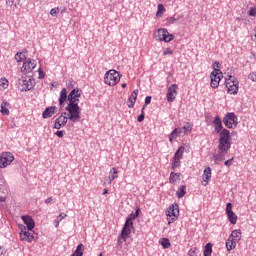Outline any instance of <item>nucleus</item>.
I'll return each mask as SVG.
<instances>
[{"mask_svg":"<svg viewBox=\"0 0 256 256\" xmlns=\"http://www.w3.org/2000/svg\"><path fill=\"white\" fill-rule=\"evenodd\" d=\"M79 97H81V90H79V88L73 89L68 95L69 103L66 106V111L68 112V119L71 120L72 123H77L81 119Z\"/></svg>","mask_w":256,"mask_h":256,"instance_id":"1","label":"nucleus"},{"mask_svg":"<svg viewBox=\"0 0 256 256\" xmlns=\"http://www.w3.org/2000/svg\"><path fill=\"white\" fill-rule=\"evenodd\" d=\"M137 217H139V210H136V213H132L126 218L122 232L117 238L118 245H123V241H127V238L131 235V229H133V219H137Z\"/></svg>","mask_w":256,"mask_h":256,"instance_id":"2","label":"nucleus"},{"mask_svg":"<svg viewBox=\"0 0 256 256\" xmlns=\"http://www.w3.org/2000/svg\"><path fill=\"white\" fill-rule=\"evenodd\" d=\"M231 132L227 129H223L220 132L219 140H218V151H224L229 153V149H231Z\"/></svg>","mask_w":256,"mask_h":256,"instance_id":"3","label":"nucleus"},{"mask_svg":"<svg viewBox=\"0 0 256 256\" xmlns=\"http://www.w3.org/2000/svg\"><path fill=\"white\" fill-rule=\"evenodd\" d=\"M121 81V74L116 70H109L104 75V83L109 87H115Z\"/></svg>","mask_w":256,"mask_h":256,"instance_id":"4","label":"nucleus"},{"mask_svg":"<svg viewBox=\"0 0 256 256\" xmlns=\"http://www.w3.org/2000/svg\"><path fill=\"white\" fill-rule=\"evenodd\" d=\"M154 39L156 41H164V43H169L175 39V36L173 34L169 33V31L165 28H160L156 31H154Z\"/></svg>","mask_w":256,"mask_h":256,"instance_id":"5","label":"nucleus"},{"mask_svg":"<svg viewBox=\"0 0 256 256\" xmlns=\"http://www.w3.org/2000/svg\"><path fill=\"white\" fill-rule=\"evenodd\" d=\"M225 85L230 95H237V93H239V81L235 76H228Z\"/></svg>","mask_w":256,"mask_h":256,"instance_id":"6","label":"nucleus"},{"mask_svg":"<svg viewBox=\"0 0 256 256\" xmlns=\"http://www.w3.org/2000/svg\"><path fill=\"white\" fill-rule=\"evenodd\" d=\"M34 84L35 81L31 79V76H22L18 80V87L20 91H31V89H33Z\"/></svg>","mask_w":256,"mask_h":256,"instance_id":"7","label":"nucleus"},{"mask_svg":"<svg viewBox=\"0 0 256 256\" xmlns=\"http://www.w3.org/2000/svg\"><path fill=\"white\" fill-rule=\"evenodd\" d=\"M223 123L228 129H235L238 124L237 116L233 112H228L223 118Z\"/></svg>","mask_w":256,"mask_h":256,"instance_id":"8","label":"nucleus"},{"mask_svg":"<svg viewBox=\"0 0 256 256\" xmlns=\"http://www.w3.org/2000/svg\"><path fill=\"white\" fill-rule=\"evenodd\" d=\"M15 161V156L11 152H3L0 155V169L9 167Z\"/></svg>","mask_w":256,"mask_h":256,"instance_id":"9","label":"nucleus"},{"mask_svg":"<svg viewBox=\"0 0 256 256\" xmlns=\"http://www.w3.org/2000/svg\"><path fill=\"white\" fill-rule=\"evenodd\" d=\"M166 215L168 217L167 219H168L169 225H171V223H173L174 221H177V219L179 217V205L172 204L168 208Z\"/></svg>","mask_w":256,"mask_h":256,"instance_id":"10","label":"nucleus"},{"mask_svg":"<svg viewBox=\"0 0 256 256\" xmlns=\"http://www.w3.org/2000/svg\"><path fill=\"white\" fill-rule=\"evenodd\" d=\"M19 229H20L19 235H20L21 241H27L28 243H32L33 240L35 239V236H33V233L30 232L32 230L27 229V227L23 224L19 225Z\"/></svg>","mask_w":256,"mask_h":256,"instance_id":"11","label":"nucleus"},{"mask_svg":"<svg viewBox=\"0 0 256 256\" xmlns=\"http://www.w3.org/2000/svg\"><path fill=\"white\" fill-rule=\"evenodd\" d=\"M222 77L223 73H221L220 69L213 70V72L210 75L212 89H217V87H219V83L221 82Z\"/></svg>","mask_w":256,"mask_h":256,"instance_id":"12","label":"nucleus"},{"mask_svg":"<svg viewBox=\"0 0 256 256\" xmlns=\"http://www.w3.org/2000/svg\"><path fill=\"white\" fill-rule=\"evenodd\" d=\"M36 67H37L36 60H33L31 58H26L21 68V72L25 74L31 73V71H33V69H35Z\"/></svg>","mask_w":256,"mask_h":256,"instance_id":"13","label":"nucleus"},{"mask_svg":"<svg viewBox=\"0 0 256 256\" xmlns=\"http://www.w3.org/2000/svg\"><path fill=\"white\" fill-rule=\"evenodd\" d=\"M67 121H69V114L67 112H63L58 118H56L54 123V129H61L67 125Z\"/></svg>","mask_w":256,"mask_h":256,"instance_id":"14","label":"nucleus"},{"mask_svg":"<svg viewBox=\"0 0 256 256\" xmlns=\"http://www.w3.org/2000/svg\"><path fill=\"white\" fill-rule=\"evenodd\" d=\"M179 89V86L177 84H172L171 86H169L168 90H167V101L168 103H173V101H175V99H177V90Z\"/></svg>","mask_w":256,"mask_h":256,"instance_id":"15","label":"nucleus"},{"mask_svg":"<svg viewBox=\"0 0 256 256\" xmlns=\"http://www.w3.org/2000/svg\"><path fill=\"white\" fill-rule=\"evenodd\" d=\"M226 215L232 225L237 224V215L233 213V204L227 203L226 205Z\"/></svg>","mask_w":256,"mask_h":256,"instance_id":"16","label":"nucleus"},{"mask_svg":"<svg viewBox=\"0 0 256 256\" xmlns=\"http://www.w3.org/2000/svg\"><path fill=\"white\" fill-rule=\"evenodd\" d=\"M139 95V90L135 89L130 97L127 100V106L129 109H133L135 107V103L137 102V96Z\"/></svg>","mask_w":256,"mask_h":256,"instance_id":"17","label":"nucleus"},{"mask_svg":"<svg viewBox=\"0 0 256 256\" xmlns=\"http://www.w3.org/2000/svg\"><path fill=\"white\" fill-rule=\"evenodd\" d=\"M209 181H211V167H207L204 169L202 174V185L207 187L209 185Z\"/></svg>","mask_w":256,"mask_h":256,"instance_id":"18","label":"nucleus"},{"mask_svg":"<svg viewBox=\"0 0 256 256\" xmlns=\"http://www.w3.org/2000/svg\"><path fill=\"white\" fill-rule=\"evenodd\" d=\"M22 221L26 225V229H28V231H33V229H35V221L31 216H22Z\"/></svg>","mask_w":256,"mask_h":256,"instance_id":"19","label":"nucleus"},{"mask_svg":"<svg viewBox=\"0 0 256 256\" xmlns=\"http://www.w3.org/2000/svg\"><path fill=\"white\" fill-rule=\"evenodd\" d=\"M212 123L214 125L215 133L221 136V132L223 131V123L221 122V118L219 116H216Z\"/></svg>","mask_w":256,"mask_h":256,"instance_id":"20","label":"nucleus"},{"mask_svg":"<svg viewBox=\"0 0 256 256\" xmlns=\"http://www.w3.org/2000/svg\"><path fill=\"white\" fill-rule=\"evenodd\" d=\"M55 113H57V106H50L43 111L42 117L43 119H49V117H53Z\"/></svg>","mask_w":256,"mask_h":256,"instance_id":"21","label":"nucleus"},{"mask_svg":"<svg viewBox=\"0 0 256 256\" xmlns=\"http://www.w3.org/2000/svg\"><path fill=\"white\" fill-rule=\"evenodd\" d=\"M117 168L113 167L110 172H109V177L105 180L104 184L105 185H111L115 179H117Z\"/></svg>","mask_w":256,"mask_h":256,"instance_id":"22","label":"nucleus"},{"mask_svg":"<svg viewBox=\"0 0 256 256\" xmlns=\"http://www.w3.org/2000/svg\"><path fill=\"white\" fill-rule=\"evenodd\" d=\"M10 107H11V104H9L7 100H3L1 103L0 113L4 116H8Z\"/></svg>","mask_w":256,"mask_h":256,"instance_id":"23","label":"nucleus"},{"mask_svg":"<svg viewBox=\"0 0 256 256\" xmlns=\"http://www.w3.org/2000/svg\"><path fill=\"white\" fill-rule=\"evenodd\" d=\"M183 128H175L172 132H171V134H170V136H169V141L172 143L173 141H175V139L177 138V137H179V135H182L183 134Z\"/></svg>","mask_w":256,"mask_h":256,"instance_id":"24","label":"nucleus"},{"mask_svg":"<svg viewBox=\"0 0 256 256\" xmlns=\"http://www.w3.org/2000/svg\"><path fill=\"white\" fill-rule=\"evenodd\" d=\"M237 240H234L233 238H229L226 241V249L227 251H232V249H235L237 247Z\"/></svg>","mask_w":256,"mask_h":256,"instance_id":"25","label":"nucleus"},{"mask_svg":"<svg viewBox=\"0 0 256 256\" xmlns=\"http://www.w3.org/2000/svg\"><path fill=\"white\" fill-rule=\"evenodd\" d=\"M67 99H69V96L67 97V88H63L60 91L59 105H63V103H65V101H67Z\"/></svg>","mask_w":256,"mask_h":256,"instance_id":"26","label":"nucleus"},{"mask_svg":"<svg viewBox=\"0 0 256 256\" xmlns=\"http://www.w3.org/2000/svg\"><path fill=\"white\" fill-rule=\"evenodd\" d=\"M25 59L27 60V50H24L22 52H18L16 55H15V60L18 62V63H21V61H25Z\"/></svg>","mask_w":256,"mask_h":256,"instance_id":"27","label":"nucleus"},{"mask_svg":"<svg viewBox=\"0 0 256 256\" xmlns=\"http://www.w3.org/2000/svg\"><path fill=\"white\" fill-rule=\"evenodd\" d=\"M228 152H224L223 150H219V152L214 155V161L216 163H219L221 161H225V154H227Z\"/></svg>","mask_w":256,"mask_h":256,"instance_id":"28","label":"nucleus"},{"mask_svg":"<svg viewBox=\"0 0 256 256\" xmlns=\"http://www.w3.org/2000/svg\"><path fill=\"white\" fill-rule=\"evenodd\" d=\"M231 239H234V241H241V230H234L229 236Z\"/></svg>","mask_w":256,"mask_h":256,"instance_id":"29","label":"nucleus"},{"mask_svg":"<svg viewBox=\"0 0 256 256\" xmlns=\"http://www.w3.org/2000/svg\"><path fill=\"white\" fill-rule=\"evenodd\" d=\"M183 153H185V147H184V146H181V147H179L178 150L175 152L173 159H179V160H181V159L183 158Z\"/></svg>","mask_w":256,"mask_h":256,"instance_id":"30","label":"nucleus"},{"mask_svg":"<svg viewBox=\"0 0 256 256\" xmlns=\"http://www.w3.org/2000/svg\"><path fill=\"white\" fill-rule=\"evenodd\" d=\"M187 193V187L185 185L180 186L179 191L176 192V195L178 199H182V197H185V194Z\"/></svg>","mask_w":256,"mask_h":256,"instance_id":"31","label":"nucleus"},{"mask_svg":"<svg viewBox=\"0 0 256 256\" xmlns=\"http://www.w3.org/2000/svg\"><path fill=\"white\" fill-rule=\"evenodd\" d=\"M85 246L83 244H79L71 256H83V251Z\"/></svg>","mask_w":256,"mask_h":256,"instance_id":"32","label":"nucleus"},{"mask_svg":"<svg viewBox=\"0 0 256 256\" xmlns=\"http://www.w3.org/2000/svg\"><path fill=\"white\" fill-rule=\"evenodd\" d=\"M193 130V125L191 123L187 122L183 127V135H189V133Z\"/></svg>","mask_w":256,"mask_h":256,"instance_id":"33","label":"nucleus"},{"mask_svg":"<svg viewBox=\"0 0 256 256\" xmlns=\"http://www.w3.org/2000/svg\"><path fill=\"white\" fill-rule=\"evenodd\" d=\"M179 177H181V173L171 172L169 178L170 183H177V181H179Z\"/></svg>","mask_w":256,"mask_h":256,"instance_id":"34","label":"nucleus"},{"mask_svg":"<svg viewBox=\"0 0 256 256\" xmlns=\"http://www.w3.org/2000/svg\"><path fill=\"white\" fill-rule=\"evenodd\" d=\"M167 11L165 9V6L163 4H158L157 6V12H156V17H163V14Z\"/></svg>","mask_w":256,"mask_h":256,"instance_id":"35","label":"nucleus"},{"mask_svg":"<svg viewBox=\"0 0 256 256\" xmlns=\"http://www.w3.org/2000/svg\"><path fill=\"white\" fill-rule=\"evenodd\" d=\"M212 252H213V245H211V243L206 244L204 248V256H211Z\"/></svg>","mask_w":256,"mask_h":256,"instance_id":"36","label":"nucleus"},{"mask_svg":"<svg viewBox=\"0 0 256 256\" xmlns=\"http://www.w3.org/2000/svg\"><path fill=\"white\" fill-rule=\"evenodd\" d=\"M160 244L162 245V247L164 249H169V247H171V242H169V239H167V238H163L161 240Z\"/></svg>","mask_w":256,"mask_h":256,"instance_id":"37","label":"nucleus"},{"mask_svg":"<svg viewBox=\"0 0 256 256\" xmlns=\"http://www.w3.org/2000/svg\"><path fill=\"white\" fill-rule=\"evenodd\" d=\"M0 87L2 89H7V87H9V80H7V78H1L0 79Z\"/></svg>","mask_w":256,"mask_h":256,"instance_id":"38","label":"nucleus"},{"mask_svg":"<svg viewBox=\"0 0 256 256\" xmlns=\"http://www.w3.org/2000/svg\"><path fill=\"white\" fill-rule=\"evenodd\" d=\"M181 166V160L177 159V158H173V162H172V169H177V167Z\"/></svg>","mask_w":256,"mask_h":256,"instance_id":"39","label":"nucleus"},{"mask_svg":"<svg viewBox=\"0 0 256 256\" xmlns=\"http://www.w3.org/2000/svg\"><path fill=\"white\" fill-rule=\"evenodd\" d=\"M175 21H179V18H175V17L171 16L166 19V22L168 23V25H173V23H175Z\"/></svg>","mask_w":256,"mask_h":256,"instance_id":"40","label":"nucleus"},{"mask_svg":"<svg viewBox=\"0 0 256 256\" xmlns=\"http://www.w3.org/2000/svg\"><path fill=\"white\" fill-rule=\"evenodd\" d=\"M199 253V249L197 248H191L188 252L189 256H197V254Z\"/></svg>","mask_w":256,"mask_h":256,"instance_id":"41","label":"nucleus"},{"mask_svg":"<svg viewBox=\"0 0 256 256\" xmlns=\"http://www.w3.org/2000/svg\"><path fill=\"white\" fill-rule=\"evenodd\" d=\"M250 17H256V7H251L248 11Z\"/></svg>","mask_w":256,"mask_h":256,"instance_id":"42","label":"nucleus"},{"mask_svg":"<svg viewBox=\"0 0 256 256\" xmlns=\"http://www.w3.org/2000/svg\"><path fill=\"white\" fill-rule=\"evenodd\" d=\"M50 15H52V17H57V15H59V8H52L50 10Z\"/></svg>","mask_w":256,"mask_h":256,"instance_id":"43","label":"nucleus"},{"mask_svg":"<svg viewBox=\"0 0 256 256\" xmlns=\"http://www.w3.org/2000/svg\"><path fill=\"white\" fill-rule=\"evenodd\" d=\"M55 135L59 137V139H63V137L65 136V131L60 130V131H56Z\"/></svg>","mask_w":256,"mask_h":256,"instance_id":"44","label":"nucleus"},{"mask_svg":"<svg viewBox=\"0 0 256 256\" xmlns=\"http://www.w3.org/2000/svg\"><path fill=\"white\" fill-rule=\"evenodd\" d=\"M144 120H145V113H143V110H142V113L138 116L137 121L138 123H142V121Z\"/></svg>","mask_w":256,"mask_h":256,"instance_id":"45","label":"nucleus"},{"mask_svg":"<svg viewBox=\"0 0 256 256\" xmlns=\"http://www.w3.org/2000/svg\"><path fill=\"white\" fill-rule=\"evenodd\" d=\"M224 165H225L226 167H231V166L233 165V158L226 160V161L224 162Z\"/></svg>","mask_w":256,"mask_h":256,"instance_id":"46","label":"nucleus"},{"mask_svg":"<svg viewBox=\"0 0 256 256\" xmlns=\"http://www.w3.org/2000/svg\"><path fill=\"white\" fill-rule=\"evenodd\" d=\"M163 55H173V50L170 48H166L163 52Z\"/></svg>","mask_w":256,"mask_h":256,"instance_id":"47","label":"nucleus"},{"mask_svg":"<svg viewBox=\"0 0 256 256\" xmlns=\"http://www.w3.org/2000/svg\"><path fill=\"white\" fill-rule=\"evenodd\" d=\"M151 103V96H147L145 98V104H144V107H147V105H149Z\"/></svg>","mask_w":256,"mask_h":256,"instance_id":"48","label":"nucleus"},{"mask_svg":"<svg viewBox=\"0 0 256 256\" xmlns=\"http://www.w3.org/2000/svg\"><path fill=\"white\" fill-rule=\"evenodd\" d=\"M38 72H39V79H43L45 77V73H43V70L39 68Z\"/></svg>","mask_w":256,"mask_h":256,"instance_id":"49","label":"nucleus"},{"mask_svg":"<svg viewBox=\"0 0 256 256\" xmlns=\"http://www.w3.org/2000/svg\"><path fill=\"white\" fill-rule=\"evenodd\" d=\"M53 201V197H49L45 200V203L48 205L49 203H51Z\"/></svg>","mask_w":256,"mask_h":256,"instance_id":"50","label":"nucleus"},{"mask_svg":"<svg viewBox=\"0 0 256 256\" xmlns=\"http://www.w3.org/2000/svg\"><path fill=\"white\" fill-rule=\"evenodd\" d=\"M58 217H59V219H61V221H63V219H65V217H67V214L62 213Z\"/></svg>","mask_w":256,"mask_h":256,"instance_id":"51","label":"nucleus"},{"mask_svg":"<svg viewBox=\"0 0 256 256\" xmlns=\"http://www.w3.org/2000/svg\"><path fill=\"white\" fill-rule=\"evenodd\" d=\"M55 223H56L55 227H59V223H61V219H59V217H57Z\"/></svg>","mask_w":256,"mask_h":256,"instance_id":"52","label":"nucleus"},{"mask_svg":"<svg viewBox=\"0 0 256 256\" xmlns=\"http://www.w3.org/2000/svg\"><path fill=\"white\" fill-rule=\"evenodd\" d=\"M6 198L4 196H0V203H5Z\"/></svg>","mask_w":256,"mask_h":256,"instance_id":"53","label":"nucleus"},{"mask_svg":"<svg viewBox=\"0 0 256 256\" xmlns=\"http://www.w3.org/2000/svg\"><path fill=\"white\" fill-rule=\"evenodd\" d=\"M214 65H215V67H217V69H219L221 67V64L217 61L214 63Z\"/></svg>","mask_w":256,"mask_h":256,"instance_id":"54","label":"nucleus"},{"mask_svg":"<svg viewBox=\"0 0 256 256\" xmlns=\"http://www.w3.org/2000/svg\"><path fill=\"white\" fill-rule=\"evenodd\" d=\"M15 0H6V3H8L9 5H13Z\"/></svg>","mask_w":256,"mask_h":256,"instance_id":"55","label":"nucleus"},{"mask_svg":"<svg viewBox=\"0 0 256 256\" xmlns=\"http://www.w3.org/2000/svg\"><path fill=\"white\" fill-rule=\"evenodd\" d=\"M252 81H256V72L252 74Z\"/></svg>","mask_w":256,"mask_h":256,"instance_id":"56","label":"nucleus"},{"mask_svg":"<svg viewBox=\"0 0 256 256\" xmlns=\"http://www.w3.org/2000/svg\"><path fill=\"white\" fill-rule=\"evenodd\" d=\"M108 193H109V190H107V189L103 190V195H107Z\"/></svg>","mask_w":256,"mask_h":256,"instance_id":"57","label":"nucleus"},{"mask_svg":"<svg viewBox=\"0 0 256 256\" xmlns=\"http://www.w3.org/2000/svg\"><path fill=\"white\" fill-rule=\"evenodd\" d=\"M121 87H123V89H125V87H127V83H123V84L121 85Z\"/></svg>","mask_w":256,"mask_h":256,"instance_id":"58","label":"nucleus"},{"mask_svg":"<svg viewBox=\"0 0 256 256\" xmlns=\"http://www.w3.org/2000/svg\"><path fill=\"white\" fill-rule=\"evenodd\" d=\"M98 256H103V254H99Z\"/></svg>","mask_w":256,"mask_h":256,"instance_id":"59","label":"nucleus"}]
</instances>
